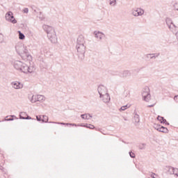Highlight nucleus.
I'll use <instances>...</instances> for the list:
<instances>
[{
  "label": "nucleus",
  "instance_id": "obj_31",
  "mask_svg": "<svg viewBox=\"0 0 178 178\" xmlns=\"http://www.w3.org/2000/svg\"><path fill=\"white\" fill-rule=\"evenodd\" d=\"M127 108H129V106L127 105H125V106H122L120 111H126Z\"/></svg>",
  "mask_w": 178,
  "mask_h": 178
},
{
  "label": "nucleus",
  "instance_id": "obj_48",
  "mask_svg": "<svg viewBox=\"0 0 178 178\" xmlns=\"http://www.w3.org/2000/svg\"><path fill=\"white\" fill-rule=\"evenodd\" d=\"M139 148H140V149H144V147H140Z\"/></svg>",
  "mask_w": 178,
  "mask_h": 178
},
{
  "label": "nucleus",
  "instance_id": "obj_11",
  "mask_svg": "<svg viewBox=\"0 0 178 178\" xmlns=\"http://www.w3.org/2000/svg\"><path fill=\"white\" fill-rule=\"evenodd\" d=\"M93 34L95 38L99 40V41H101L102 38H105V34H104L102 32L95 31H94Z\"/></svg>",
  "mask_w": 178,
  "mask_h": 178
},
{
  "label": "nucleus",
  "instance_id": "obj_27",
  "mask_svg": "<svg viewBox=\"0 0 178 178\" xmlns=\"http://www.w3.org/2000/svg\"><path fill=\"white\" fill-rule=\"evenodd\" d=\"M117 0H110V5L111 6H116Z\"/></svg>",
  "mask_w": 178,
  "mask_h": 178
},
{
  "label": "nucleus",
  "instance_id": "obj_42",
  "mask_svg": "<svg viewBox=\"0 0 178 178\" xmlns=\"http://www.w3.org/2000/svg\"><path fill=\"white\" fill-rule=\"evenodd\" d=\"M166 119L163 118V120L161 121V123H166Z\"/></svg>",
  "mask_w": 178,
  "mask_h": 178
},
{
  "label": "nucleus",
  "instance_id": "obj_3",
  "mask_svg": "<svg viewBox=\"0 0 178 178\" xmlns=\"http://www.w3.org/2000/svg\"><path fill=\"white\" fill-rule=\"evenodd\" d=\"M76 55L83 60L84 59V54H86V45H76Z\"/></svg>",
  "mask_w": 178,
  "mask_h": 178
},
{
  "label": "nucleus",
  "instance_id": "obj_8",
  "mask_svg": "<svg viewBox=\"0 0 178 178\" xmlns=\"http://www.w3.org/2000/svg\"><path fill=\"white\" fill-rule=\"evenodd\" d=\"M165 23L168 27V29L171 31H173V29H177V26H175L173 24V21L172 20V19H170V17H167L165 19Z\"/></svg>",
  "mask_w": 178,
  "mask_h": 178
},
{
  "label": "nucleus",
  "instance_id": "obj_32",
  "mask_svg": "<svg viewBox=\"0 0 178 178\" xmlns=\"http://www.w3.org/2000/svg\"><path fill=\"white\" fill-rule=\"evenodd\" d=\"M163 117H162V116H160V115H159L158 117H157V120L161 122V123H162V121L163 120Z\"/></svg>",
  "mask_w": 178,
  "mask_h": 178
},
{
  "label": "nucleus",
  "instance_id": "obj_30",
  "mask_svg": "<svg viewBox=\"0 0 178 178\" xmlns=\"http://www.w3.org/2000/svg\"><path fill=\"white\" fill-rule=\"evenodd\" d=\"M161 125H158V124H154V127L156 130H157L158 131H159V129H161Z\"/></svg>",
  "mask_w": 178,
  "mask_h": 178
},
{
  "label": "nucleus",
  "instance_id": "obj_38",
  "mask_svg": "<svg viewBox=\"0 0 178 178\" xmlns=\"http://www.w3.org/2000/svg\"><path fill=\"white\" fill-rule=\"evenodd\" d=\"M66 125L67 126H75V127L77 126V124H70V123H67Z\"/></svg>",
  "mask_w": 178,
  "mask_h": 178
},
{
  "label": "nucleus",
  "instance_id": "obj_40",
  "mask_svg": "<svg viewBox=\"0 0 178 178\" xmlns=\"http://www.w3.org/2000/svg\"><path fill=\"white\" fill-rule=\"evenodd\" d=\"M155 104H156V103H154V104H152V105H149V106H148V108H152V107L155 106Z\"/></svg>",
  "mask_w": 178,
  "mask_h": 178
},
{
  "label": "nucleus",
  "instance_id": "obj_5",
  "mask_svg": "<svg viewBox=\"0 0 178 178\" xmlns=\"http://www.w3.org/2000/svg\"><path fill=\"white\" fill-rule=\"evenodd\" d=\"M6 20L10 23H13V24H16V23H17V20L15 19V16H13V13H12V11H9L6 14Z\"/></svg>",
  "mask_w": 178,
  "mask_h": 178
},
{
  "label": "nucleus",
  "instance_id": "obj_43",
  "mask_svg": "<svg viewBox=\"0 0 178 178\" xmlns=\"http://www.w3.org/2000/svg\"><path fill=\"white\" fill-rule=\"evenodd\" d=\"M88 117L89 118V120H90L91 118H92V115H91V114L88 113Z\"/></svg>",
  "mask_w": 178,
  "mask_h": 178
},
{
  "label": "nucleus",
  "instance_id": "obj_6",
  "mask_svg": "<svg viewBox=\"0 0 178 178\" xmlns=\"http://www.w3.org/2000/svg\"><path fill=\"white\" fill-rule=\"evenodd\" d=\"M24 65H26V63H24L20 60H15L14 62L15 69H16V70H19V72H22V73H23V68L24 67Z\"/></svg>",
  "mask_w": 178,
  "mask_h": 178
},
{
  "label": "nucleus",
  "instance_id": "obj_10",
  "mask_svg": "<svg viewBox=\"0 0 178 178\" xmlns=\"http://www.w3.org/2000/svg\"><path fill=\"white\" fill-rule=\"evenodd\" d=\"M76 45H86V39L83 35H80L76 40Z\"/></svg>",
  "mask_w": 178,
  "mask_h": 178
},
{
  "label": "nucleus",
  "instance_id": "obj_22",
  "mask_svg": "<svg viewBox=\"0 0 178 178\" xmlns=\"http://www.w3.org/2000/svg\"><path fill=\"white\" fill-rule=\"evenodd\" d=\"M31 102H32V104H35V102H38V96L33 95L31 99Z\"/></svg>",
  "mask_w": 178,
  "mask_h": 178
},
{
  "label": "nucleus",
  "instance_id": "obj_1",
  "mask_svg": "<svg viewBox=\"0 0 178 178\" xmlns=\"http://www.w3.org/2000/svg\"><path fill=\"white\" fill-rule=\"evenodd\" d=\"M15 49L18 55H19L24 60H33V57L29 53L27 47L24 46L22 43L17 44L15 46Z\"/></svg>",
  "mask_w": 178,
  "mask_h": 178
},
{
  "label": "nucleus",
  "instance_id": "obj_21",
  "mask_svg": "<svg viewBox=\"0 0 178 178\" xmlns=\"http://www.w3.org/2000/svg\"><path fill=\"white\" fill-rule=\"evenodd\" d=\"M83 127H86V129H90V130H94L95 129V127L91 124H86V125H82Z\"/></svg>",
  "mask_w": 178,
  "mask_h": 178
},
{
  "label": "nucleus",
  "instance_id": "obj_33",
  "mask_svg": "<svg viewBox=\"0 0 178 178\" xmlns=\"http://www.w3.org/2000/svg\"><path fill=\"white\" fill-rule=\"evenodd\" d=\"M129 156H131V158H136V154L132 152H129Z\"/></svg>",
  "mask_w": 178,
  "mask_h": 178
},
{
  "label": "nucleus",
  "instance_id": "obj_17",
  "mask_svg": "<svg viewBox=\"0 0 178 178\" xmlns=\"http://www.w3.org/2000/svg\"><path fill=\"white\" fill-rule=\"evenodd\" d=\"M159 54H158L157 55H155V54H149L146 55V58H147V59H155L156 58H158Z\"/></svg>",
  "mask_w": 178,
  "mask_h": 178
},
{
  "label": "nucleus",
  "instance_id": "obj_4",
  "mask_svg": "<svg viewBox=\"0 0 178 178\" xmlns=\"http://www.w3.org/2000/svg\"><path fill=\"white\" fill-rule=\"evenodd\" d=\"M142 97L146 102H149L151 99V94H149V88H145L142 92Z\"/></svg>",
  "mask_w": 178,
  "mask_h": 178
},
{
  "label": "nucleus",
  "instance_id": "obj_9",
  "mask_svg": "<svg viewBox=\"0 0 178 178\" xmlns=\"http://www.w3.org/2000/svg\"><path fill=\"white\" fill-rule=\"evenodd\" d=\"M97 91L100 95V98H102L103 95H105L106 94H108V89H106V87L101 85L97 88Z\"/></svg>",
  "mask_w": 178,
  "mask_h": 178
},
{
  "label": "nucleus",
  "instance_id": "obj_16",
  "mask_svg": "<svg viewBox=\"0 0 178 178\" xmlns=\"http://www.w3.org/2000/svg\"><path fill=\"white\" fill-rule=\"evenodd\" d=\"M19 119L30 120V119H31V117L27 115V114H26V113L22 112L19 114Z\"/></svg>",
  "mask_w": 178,
  "mask_h": 178
},
{
  "label": "nucleus",
  "instance_id": "obj_52",
  "mask_svg": "<svg viewBox=\"0 0 178 178\" xmlns=\"http://www.w3.org/2000/svg\"><path fill=\"white\" fill-rule=\"evenodd\" d=\"M25 115H22V118H24Z\"/></svg>",
  "mask_w": 178,
  "mask_h": 178
},
{
  "label": "nucleus",
  "instance_id": "obj_19",
  "mask_svg": "<svg viewBox=\"0 0 178 178\" xmlns=\"http://www.w3.org/2000/svg\"><path fill=\"white\" fill-rule=\"evenodd\" d=\"M37 97L38 102H42V101H45V97H44V95H38Z\"/></svg>",
  "mask_w": 178,
  "mask_h": 178
},
{
  "label": "nucleus",
  "instance_id": "obj_50",
  "mask_svg": "<svg viewBox=\"0 0 178 178\" xmlns=\"http://www.w3.org/2000/svg\"><path fill=\"white\" fill-rule=\"evenodd\" d=\"M124 120L127 121V118H124Z\"/></svg>",
  "mask_w": 178,
  "mask_h": 178
},
{
  "label": "nucleus",
  "instance_id": "obj_18",
  "mask_svg": "<svg viewBox=\"0 0 178 178\" xmlns=\"http://www.w3.org/2000/svg\"><path fill=\"white\" fill-rule=\"evenodd\" d=\"M159 131H160L161 133H168L169 130H168V128L161 126L160 127Z\"/></svg>",
  "mask_w": 178,
  "mask_h": 178
},
{
  "label": "nucleus",
  "instance_id": "obj_46",
  "mask_svg": "<svg viewBox=\"0 0 178 178\" xmlns=\"http://www.w3.org/2000/svg\"><path fill=\"white\" fill-rule=\"evenodd\" d=\"M165 124H167V126H169V122H166Z\"/></svg>",
  "mask_w": 178,
  "mask_h": 178
},
{
  "label": "nucleus",
  "instance_id": "obj_13",
  "mask_svg": "<svg viewBox=\"0 0 178 178\" xmlns=\"http://www.w3.org/2000/svg\"><path fill=\"white\" fill-rule=\"evenodd\" d=\"M22 73H33V67H29L26 64H24Z\"/></svg>",
  "mask_w": 178,
  "mask_h": 178
},
{
  "label": "nucleus",
  "instance_id": "obj_12",
  "mask_svg": "<svg viewBox=\"0 0 178 178\" xmlns=\"http://www.w3.org/2000/svg\"><path fill=\"white\" fill-rule=\"evenodd\" d=\"M100 98H102L104 104H109L111 101V97L109 96V93H106V95H103L102 97Z\"/></svg>",
  "mask_w": 178,
  "mask_h": 178
},
{
  "label": "nucleus",
  "instance_id": "obj_2",
  "mask_svg": "<svg viewBox=\"0 0 178 178\" xmlns=\"http://www.w3.org/2000/svg\"><path fill=\"white\" fill-rule=\"evenodd\" d=\"M43 30H44L47 34V38L51 41L52 44H56L58 42V37L56 36V32L52 26L48 25H43Z\"/></svg>",
  "mask_w": 178,
  "mask_h": 178
},
{
  "label": "nucleus",
  "instance_id": "obj_34",
  "mask_svg": "<svg viewBox=\"0 0 178 178\" xmlns=\"http://www.w3.org/2000/svg\"><path fill=\"white\" fill-rule=\"evenodd\" d=\"M36 120H38V122H42V118H41L40 115H37L36 116Z\"/></svg>",
  "mask_w": 178,
  "mask_h": 178
},
{
  "label": "nucleus",
  "instance_id": "obj_41",
  "mask_svg": "<svg viewBox=\"0 0 178 178\" xmlns=\"http://www.w3.org/2000/svg\"><path fill=\"white\" fill-rule=\"evenodd\" d=\"M58 124H63V125H65V124H67V123H65V122H58Z\"/></svg>",
  "mask_w": 178,
  "mask_h": 178
},
{
  "label": "nucleus",
  "instance_id": "obj_26",
  "mask_svg": "<svg viewBox=\"0 0 178 178\" xmlns=\"http://www.w3.org/2000/svg\"><path fill=\"white\" fill-rule=\"evenodd\" d=\"M42 122L44 123H48V116L47 115H42Z\"/></svg>",
  "mask_w": 178,
  "mask_h": 178
},
{
  "label": "nucleus",
  "instance_id": "obj_49",
  "mask_svg": "<svg viewBox=\"0 0 178 178\" xmlns=\"http://www.w3.org/2000/svg\"><path fill=\"white\" fill-rule=\"evenodd\" d=\"M173 175H175V176H177V177H178V174L177 173L173 174Z\"/></svg>",
  "mask_w": 178,
  "mask_h": 178
},
{
  "label": "nucleus",
  "instance_id": "obj_36",
  "mask_svg": "<svg viewBox=\"0 0 178 178\" xmlns=\"http://www.w3.org/2000/svg\"><path fill=\"white\" fill-rule=\"evenodd\" d=\"M5 120H6L7 122H12L13 120H15V118L10 117V118L6 119Z\"/></svg>",
  "mask_w": 178,
  "mask_h": 178
},
{
  "label": "nucleus",
  "instance_id": "obj_44",
  "mask_svg": "<svg viewBox=\"0 0 178 178\" xmlns=\"http://www.w3.org/2000/svg\"><path fill=\"white\" fill-rule=\"evenodd\" d=\"M10 118H13V119L14 118L17 119L15 115H10Z\"/></svg>",
  "mask_w": 178,
  "mask_h": 178
},
{
  "label": "nucleus",
  "instance_id": "obj_28",
  "mask_svg": "<svg viewBox=\"0 0 178 178\" xmlns=\"http://www.w3.org/2000/svg\"><path fill=\"white\" fill-rule=\"evenodd\" d=\"M39 19H40V20H44V19H45V17H44V15H42V12H40Z\"/></svg>",
  "mask_w": 178,
  "mask_h": 178
},
{
  "label": "nucleus",
  "instance_id": "obj_51",
  "mask_svg": "<svg viewBox=\"0 0 178 178\" xmlns=\"http://www.w3.org/2000/svg\"><path fill=\"white\" fill-rule=\"evenodd\" d=\"M49 123H56V122H49Z\"/></svg>",
  "mask_w": 178,
  "mask_h": 178
},
{
  "label": "nucleus",
  "instance_id": "obj_35",
  "mask_svg": "<svg viewBox=\"0 0 178 178\" xmlns=\"http://www.w3.org/2000/svg\"><path fill=\"white\" fill-rule=\"evenodd\" d=\"M0 170H1L2 172H4L5 175H6V171L5 170V168L2 165H0Z\"/></svg>",
  "mask_w": 178,
  "mask_h": 178
},
{
  "label": "nucleus",
  "instance_id": "obj_7",
  "mask_svg": "<svg viewBox=\"0 0 178 178\" xmlns=\"http://www.w3.org/2000/svg\"><path fill=\"white\" fill-rule=\"evenodd\" d=\"M131 13L135 17H138V16H143V15L145 13V11L144 9L138 8L136 9H133Z\"/></svg>",
  "mask_w": 178,
  "mask_h": 178
},
{
  "label": "nucleus",
  "instance_id": "obj_45",
  "mask_svg": "<svg viewBox=\"0 0 178 178\" xmlns=\"http://www.w3.org/2000/svg\"><path fill=\"white\" fill-rule=\"evenodd\" d=\"M154 175H155V173L152 174V175H151V177L155 178V177L154 176Z\"/></svg>",
  "mask_w": 178,
  "mask_h": 178
},
{
  "label": "nucleus",
  "instance_id": "obj_29",
  "mask_svg": "<svg viewBox=\"0 0 178 178\" xmlns=\"http://www.w3.org/2000/svg\"><path fill=\"white\" fill-rule=\"evenodd\" d=\"M3 35L2 33H0V44H2L3 42Z\"/></svg>",
  "mask_w": 178,
  "mask_h": 178
},
{
  "label": "nucleus",
  "instance_id": "obj_37",
  "mask_svg": "<svg viewBox=\"0 0 178 178\" xmlns=\"http://www.w3.org/2000/svg\"><path fill=\"white\" fill-rule=\"evenodd\" d=\"M22 12H24V13H29V9L26 8L22 10Z\"/></svg>",
  "mask_w": 178,
  "mask_h": 178
},
{
  "label": "nucleus",
  "instance_id": "obj_15",
  "mask_svg": "<svg viewBox=\"0 0 178 178\" xmlns=\"http://www.w3.org/2000/svg\"><path fill=\"white\" fill-rule=\"evenodd\" d=\"M167 173L168 175H175V172H176V168L172 167V166H167Z\"/></svg>",
  "mask_w": 178,
  "mask_h": 178
},
{
  "label": "nucleus",
  "instance_id": "obj_23",
  "mask_svg": "<svg viewBox=\"0 0 178 178\" xmlns=\"http://www.w3.org/2000/svg\"><path fill=\"white\" fill-rule=\"evenodd\" d=\"M130 76V71L125 70L122 72V77H129Z\"/></svg>",
  "mask_w": 178,
  "mask_h": 178
},
{
  "label": "nucleus",
  "instance_id": "obj_39",
  "mask_svg": "<svg viewBox=\"0 0 178 178\" xmlns=\"http://www.w3.org/2000/svg\"><path fill=\"white\" fill-rule=\"evenodd\" d=\"M174 100L176 101L178 103V95H175L174 97Z\"/></svg>",
  "mask_w": 178,
  "mask_h": 178
},
{
  "label": "nucleus",
  "instance_id": "obj_20",
  "mask_svg": "<svg viewBox=\"0 0 178 178\" xmlns=\"http://www.w3.org/2000/svg\"><path fill=\"white\" fill-rule=\"evenodd\" d=\"M134 122L135 123H140V115H138V114H135L134 117Z\"/></svg>",
  "mask_w": 178,
  "mask_h": 178
},
{
  "label": "nucleus",
  "instance_id": "obj_47",
  "mask_svg": "<svg viewBox=\"0 0 178 178\" xmlns=\"http://www.w3.org/2000/svg\"><path fill=\"white\" fill-rule=\"evenodd\" d=\"M139 148H140V149H144V147H140Z\"/></svg>",
  "mask_w": 178,
  "mask_h": 178
},
{
  "label": "nucleus",
  "instance_id": "obj_25",
  "mask_svg": "<svg viewBox=\"0 0 178 178\" xmlns=\"http://www.w3.org/2000/svg\"><path fill=\"white\" fill-rule=\"evenodd\" d=\"M81 118L82 119H85V120H90V118H88V113L81 115Z\"/></svg>",
  "mask_w": 178,
  "mask_h": 178
},
{
  "label": "nucleus",
  "instance_id": "obj_14",
  "mask_svg": "<svg viewBox=\"0 0 178 178\" xmlns=\"http://www.w3.org/2000/svg\"><path fill=\"white\" fill-rule=\"evenodd\" d=\"M11 85H12V87L15 90L23 88V85L19 82H12Z\"/></svg>",
  "mask_w": 178,
  "mask_h": 178
},
{
  "label": "nucleus",
  "instance_id": "obj_24",
  "mask_svg": "<svg viewBox=\"0 0 178 178\" xmlns=\"http://www.w3.org/2000/svg\"><path fill=\"white\" fill-rule=\"evenodd\" d=\"M18 33H19V40H24V38H26V36L24 35V34L21 33L20 31H19Z\"/></svg>",
  "mask_w": 178,
  "mask_h": 178
}]
</instances>
